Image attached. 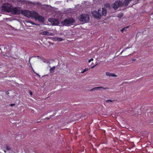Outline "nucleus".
Masks as SVG:
<instances>
[{"label": "nucleus", "mask_w": 153, "mask_h": 153, "mask_svg": "<svg viewBox=\"0 0 153 153\" xmlns=\"http://www.w3.org/2000/svg\"><path fill=\"white\" fill-rule=\"evenodd\" d=\"M6 149L8 150H10L11 148H10L9 146L8 145H6Z\"/></svg>", "instance_id": "obj_17"}, {"label": "nucleus", "mask_w": 153, "mask_h": 153, "mask_svg": "<svg viewBox=\"0 0 153 153\" xmlns=\"http://www.w3.org/2000/svg\"><path fill=\"white\" fill-rule=\"evenodd\" d=\"M50 118V117H46L45 119H47V120H48V119H49Z\"/></svg>", "instance_id": "obj_24"}, {"label": "nucleus", "mask_w": 153, "mask_h": 153, "mask_svg": "<svg viewBox=\"0 0 153 153\" xmlns=\"http://www.w3.org/2000/svg\"><path fill=\"white\" fill-rule=\"evenodd\" d=\"M94 91V88H91V89L90 90V91Z\"/></svg>", "instance_id": "obj_22"}, {"label": "nucleus", "mask_w": 153, "mask_h": 153, "mask_svg": "<svg viewBox=\"0 0 153 153\" xmlns=\"http://www.w3.org/2000/svg\"><path fill=\"white\" fill-rule=\"evenodd\" d=\"M79 19L81 22H88L89 20V16L88 15L82 14L79 16Z\"/></svg>", "instance_id": "obj_4"}, {"label": "nucleus", "mask_w": 153, "mask_h": 153, "mask_svg": "<svg viewBox=\"0 0 153 153\" xmlns=\"http://www.w3.org/2000/svg\"><path fill=\"white\" fill-rule=\"evenodd\" d=\"M99 11H100V12H101V16H105L106 14V10L103 8H99Z\"/></svg>", "instance_id": "obj_8"}, {"label": "nucleus", "mask_w": 153, "mask_h": 153, "mask_svg": "<svg viewBox=\"0 0 153 153\" xmlns=\"http://www.w3.org/2000/svg\"><path fill=\"white\" fill-rule=\"evenodd\" d=\"M129 27V26H127L126 27L124 28H123L121 31L122 32H124L125 31H126V29H127Z\"/></svg>", "instance_id": "obj_15"}, {"label": "nucleus", "mask_w": 153, "mask_h": 153, "mask_svg": "<svg viewBox=\"0 0 153 153\" xmlns=\"http://www.w3.org/2000/svg\"><path fill=\"white\" fill-rule=\"evenodd\" d=\"M88 68H86L85 69H84V70H83V71H82L81 72V73L82 74H83L84 73H85L86 71H88Z\"/></svg>", "instance_id": "obj_16"}, {"label": "nucleus", "mask_w": 153, "mask_h": 153, "mask_svg": "<svg viewBox=\"0 0 153 153\" xmlns=\"http://www.w3.org/2000/svg\"><path fill=\"white\" fill-rule=\"evenodd\" d=\"M91 14L94 18L100 19L101 17V12L99 11V10L98 11L94 10L92 12Z\"/></svg>", "instance_id": "obj_7"}, {"label": "nucleus", "mask_w": 153, "mask_h": 153, "mask_svg": "<svg viewBox=\"0 0 153 153\" xmlns=\"http://www.w3.org/2000/svg\"><path fill=\"white\" fill-rule=\"evenodd\" d=\"M94 88V91H96L98 90H101L102 89H108V87L104 88L102 86H99L95 87Z\"/></svg>", "instance_id": "obj_10"}, {"label": "nucleus", "mask_w": 153, "mask_h": 153, "mask_svg": "<svg viewBox=\"0 0 153 153\" xmlns=\"http://www.w3.org/2000/svg\"><path fill=\"white\" fill-rule=\"evenodd\" d=\"M106 75L108 76H112L113 77H116L117 76L116 74L108 72H106Z\"/></svg>", "instance_id": "obj_12"}, {"label": "nucleus", "mask_w": 153, "mask_h": 153, "mask_svg": "<svg viewBox=\"0 0 153 153\" xmlns=\"http://www.w3.org/2000/svg\"><path fill=\"white\" fill-rule=\"evenodd\" d=\"M4 152L5 153L6 152V151H4Z\"/></svg>", "instance_id": "obj_29"}, {"label": "nucleus", "mask_w": 153, "mask_h": 153, "mask_svg": "<svg viewBox=\"0 0 153 153\" xmlns=\"http://www.w3.org/2000/svg\"><path fill=\"white\" fill-rule=\"evenodd\" d=\"M49 22H51L52 25H57L59 24V21L57 19L53 18H49L48 19Z\"/></svg>", "instance_id": "obj_6"}, {"label": "nucleus", "mask_w": 153, "mask_h": 153, "mask_svg": "<svg viewBox=\"0 0 153 153\" xmlns=\"http://www.w3.org/2000/svg\"><path fill=\"white\" fill-rule=\"evenodd\" d=\"M123 16V15H121V16H118V17H120V16Z\"/></svg>", "instance_id": "obj_27"}, {"label": "nucleus", "mask_w": 153, "mask_h": 153, "mask_svg": "<svg viewBox=\"0 0 153 153\" xmlns=\"http://www.w3.org/2000/svg\"><path fill=\"white\" fill-rule=\"evenodd\" d=\"M75 22V19L73 18H69L67 19L63 20L61 23L65 26H71Z\"/></svg>", "instance_id": "obj_3"}, {"label": "nucleus", "mask_w": 153, "mask_h": 153, "mask_svg": "<svg viewBox=\"0 0 153 153\" xmlns=\"http://www.w3.org/2000/svg\"><path fill=\"white\" fill-rule=\"evenodd\" d=\"M39 122H37V123H39Z\"/></svg>", "instance_id": "obj_28"}, {"label": "nucleus", "mask_w": 153, "mask_h": 153, "mask_svg": "<svg viewBox=\"0 0 153 153\" xmlns=\"http://www.w3.org/2000/svg\"><path fill=\"white\" fill-rule=\"evenodd\" d=\"M93 61V58H91V59L89 60H88V62L90 63L91 62V61Z\"/></svg>", "instance_id": "obj_20"}, {"label": "nucleus", "mask_w": 153, "mask_h": 153, "mask_svg": "<svg viewBox=\"0 0 153 153\" xmlns=\"http://www.w3.org/2000/svg\"><path fill=\"white\" fill-rule=\"evenodd\" d=\"M55 68V67L54 66L51 68L50 69V72L51 73L52 71H53L54 70Z\"/></svg>", "instance_id": "obj_18"}, {"label": "nucleus", "mask_w": 153, "mask_h": 153, "mask_svg": "<svg viewBox=\"0 0 153 153\" xmlns=\"http://www.w3.org/2000/svg\"><path fill=\"white\" fill-rule=\"evenodd\" d=\"M24 15L27 18H37L39 15L37 12L34 11H30L27 10H24L23 11Z\"/></svg>", "instance_id": "obj_2"}, {"label": "nucleus", "mask_w": 153, "mask_h": 153, "mask_svg": "<svg viewBox=\"0 0 153 153\" xmlns=\"http://www.w3.org/2000/svg\"><path fill=\"white\" fill-rule=\"evenodd\" d=\"M114 100H106V102H113L114 101Z\"/></svg>", "instance_id": "obj_19"}, {"label": "nucleus", "mask_w": 153, "mask_h": 153, "mask_svg": "<svg viewBox=\"0 0 153 153\" xmlns=\"http://www.w3.org/2000/svg\"><path fill=\"white\" fill-rule=\"evenodd\" d=\"M133 0H125L123 2L124 3V5L125 7L127 6L130 2L131 1Z\"/></svg>", "instance_id": "obj_11"}, {"label": "nucleus", "mask_w": 153, "mask_h": 153, "mask_svg": "<svg viewBox=\"0 0 153 153\" xmlns=\"http://www.w3.org/2000/svg\"><path fill=\"white\" fill-rule=\"evenodd\" d=\"M42 33L43 35L50 36L51 35V33H50L48 31H43Z\"/></svg>", "instance_id": "obj_13"}, {"label": "nucleus", "mask_w": 153, "mask_h": 153, "mask_svg": "<svg viewBox=\"0 0 153 153\" xmlns=\"http://www.w3.org/2000/svg\"><path fill=\"white\" fill-rule=\"evenodd\" d=\"M95 65L93 66L92 67H91V68H93L95 67Z\"/></svg>", "instance_id": "obj_25"}, {"label": "nucleus", "mask_w": 153, "mask_h": 153, "mask_svg": "<svg viewBox=\"0 0 153 153\" xmlns=\"http://www.w3.org/2000/svg\"><path fill=\"white\" fill-rule=\"evenodd\" d=\"M123 52V51H121L120 53V54H122Z\"/></svg>", "instance_id": "obj_26"}, {"label": "nucleus", "mask_w": 153, "mask_h": 153, "mask_svg": "<svg viewBox=\"0 0 153 153\" xmlns=\"http://www.w3.org/2000/svg\"><path fill=\"white\" fill-rule=\"evenodd\" d=\"M29 94H30L31 96H32V92L31 91H30V92H29Z\"/></svg>", "instance_id": "obj_23"}, {"label": "nucleus", "mask_w": 153, "mask_h": 153, "mask_svg": "<svg viewBox=\"0 0 153 153\" xmlns=\"http://www.w3.org/2000/svg\"><path fill=\"white\" fill-rule=\"evenodd\" d=\"M35 19L38 20L39 21V22H43L45 20L44 18L42 17V16H39V15L37 17V18H36V19Z\"/></svg>", "instance_id": "obj_9"}, {"label": "nucleus", "mask_w": 153, "mask_h": 153, "mask_svg": "<svg viewBox=\"0 0 153 153\" xmlns=\"http://www.w3.org/2000/svg\"><path fill=\"white\" fill-rule=\"evenodd\" d=\"M15 105V104H10L9 105L11 107Z\"/></svg>", "instance_id": "obj_21"}, {"label": "nucleus", "mask_w": 153, "mask_h": 153, "mask_svg": "<svg viewBox=\"0 0 153 153\" xmlns=\"http://www.w3.org/2000/svg\"><path fill=\"white\" fill-rule=\"evenodd\" d=\"M2 10L7 12H11L14 15H19L21 14L24 15L23 11L24 10H22L19 7H13L12 6H9L8 4H3L2 6Z\"/></svg>", "instance_id": "obj_1"}, {"label": "nucleus", "mask_w": 153, "mask_h": 153, "mask_svg": "<svg viewBox=\"0 0 153 153\" xmlns=\"http://www.w3.org/2000/svg\"><path fill=\"white\" fill-rule=\"evenodd\" d=\"M137 0L139 1V0Z\"/></svg>", "instance_id": "obj_30"}, {"label": "nucleus", "mask_w": 153, "mask_h": 153, "mask_svg": "<svg viewBox=\"0 0 153 153\" xmlns=\"http://www.w3.org/2000/svg\"><path fill=\"white\" fill-rule=\"evenodd\" d=\"M124 4L122 1H117L114 2L113 5V8L114 10H116L120 7H123Z\"/></svg>", "instance_id": "obj_5"}, {"label": "nucleus", "mask_w": 153, "mask_h": 153, "mask_svg": "<svg viewBox=\"0 0 153 153\" xmlns=\"http://www.w3.org/2000/svg\"><path fill=\"white\" fill-rule=\"evenodd\" d=\"M55 39L58 42H61L63 40V39L62 38L56 37L55 38Z\"/></svg>", "instance_id": "obj_14"}]
</instances>
